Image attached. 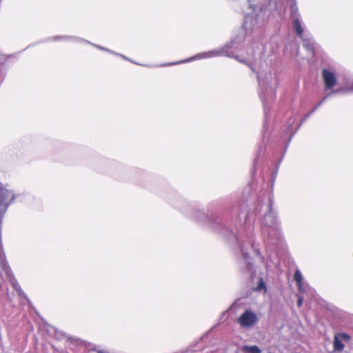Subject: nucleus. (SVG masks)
Masks as SVG:
<instances>
[{"instance_id": "obj_10", "label": "nucleus", "mask_w": 353, "mask_h": 353, "mask_svg": "<svg viewBox=\"0 0 353 353\" xmlns=\"http://www.w3.org/2000/svg\"><path fill=\"white\" fill-rule=\"evenodd\" d=\"M337 335L339 336V338L341 340H343L347 342L350 341V339H351L350 336L346 333H340V334H338Z\"/></svg>"}, {"instance_id": "obj_2", "label": "nucleus", "mask_w": 353, "mask_h": 353, "mask_svg": "<svg viewBox=\"0 0 353 353\" xmlns=\"http://www.w3.org/2000/svg\"><path fill=\"white\" fill-rule=\"evenodd\" d=\"M14 198L13 194L7 190L0 192V215L1 216L5 214Z\"/></svg>"}, {"instance_id": "obj_4", "label": "nucleus", "mask_w": 353, "mask_h": 353, "mask_svg": "<svg viewBox=\"0 0 353 353\" xmlns=\"http://www.w3.org/2000/svg\"><path fill=\"white\" fill-rule=\"evenodd\" d=\"M294 279L296 283V285L298 286V288L299 291L303 292V276L300 272V270H296L294 272Z\"/></svg>"}, {"instance_id": "obj_8", "label": "nucleus", "mask_w": 353, "mask_h": 353, "mask_svg": "<svg viewBox=\"0 0 353 353\" xmlns=\"http://www.w3.org/2000/svg\"><path fill=\"white\" fill-rule=\"evenodd\" d=\"M294 2L290 6L291 15L294 18L297 17L299 9L295 0H292Z\"/></svg>"}, {"instance_id": "obj_9", "label": "nucleus", "mask_w": 353, "mask_h": 353, "mask_svg": "<svg viewBox=\"0 0 353 353\" xmlns=\"http://www.w3.org/2000/svg\"><path fill=\"white\" fill-rule=\"evenodd\" d=\"M263 290L265 292H267L265 284L264 281H263V279H261L258 283V285L256 287V290Z\"/></svg>"}, {"instance_id": "obj_3", "label": "nucleus", "mask_w": 353, "mask_h": 353, "mask_svg": "<svg viewBox=\"0 0 353 353\" xmlns=\"http://www.w3.org/2000/svg\"><path fill=\"white\" fill-rule=\"evenodd\" d=\"M322 79L325 90H330L336 85L337 79L336 74L329 70L323 69L322 70Z\"/></svg>"}, {"instance_id": "obj_1", "label": "nucleus", "mask_w": 353, "mask_h": 353, "mask_svg": "<svg viewBox=\"0 0 353 353\" xmlns=\"http://www.w3.org/2000/svg\"><path fill=\"white\" fill-rule=\"evenodd\" d=\"M257 321L256 314L250 310H245L238 319V323L243 327H252Z\"/></svg>"}, {"instance_id": "obj_6", "label": "nucleus", "mask_w": 353, "mask_h": 353, "mask_svg": "<svg viewBox=\"0 0 353 353\" xmlns=\"http://www.w3.org/2000/svg\"><path fill=\"white\" fill-rule=\"evenodd\" d=\"M344 347V345L343 344L341 339L339 338V336L336 334L334 336V348L335 350L337 351H341L343 350Z\"/></svg>"}, {"instance_id": "obj_5", "label": "nucleus", "mask_w": 353, "mask_h": 353, "mask_svg": "<svg viewBox=\"0 0 353 353\" xmlns=\"http://www.w3.org/2000/svg\"><path fill=\"white\" fill-rule=\"evenodd\" d=\"M294 27L296 34L299 37H302L303 28H302L300 20L297 17L294 19Z\"/></svg>"}, {"instance_id": "obj_11", "label": "nucleus", "mask_w": 353, "mask_h": 353, "mask_svg": "<svg viewBox=\"0 0 353 353\" xmlns=\"http://www.w3.org/2000/svg\"><path fill=\"white\" fill-rule=\"evenodd\" d=\"M302 303H303V301H302V299L301 298H299L298 301H297V305L299 307H301L302 305Z\"/></svg>"}, {"instance_id": "obj_7", "label": "nucleus", "mask_w": 353, "mask_h": 353, "mask_svg": "<svg viewBox=\"0 0 353 353\" xmlns=\"http://www.w3.org/2000/svg\"><path fill=\"white\" fill-rule=\"evenodd\" d=\"M243 350L249 353H261L260 348L256 345H245Z\"/></svg>"}]
</instances>
